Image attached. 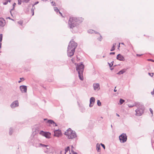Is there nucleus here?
<instances>
[{"label":"nucleus","mask_w":154,"mask_h":154,"mask_svg":"<svg viewBox=\"0 0 154 154\" xmlns=\"http://www.w3.org/2000/svg\"><path fill=\"white\" fill-rule=\"evenodd\" d=\"M83 20V19L82 17L77 18L75 17H70L68 23L69 28L73 29L81 23Z\"/></svg>","instance_id":"obj_1"},{"label":"nucleus","mask_w":154,"mask_h":154,"mask_svg":"<svg viewBox=\"0 0 154 154\" xmlns=\"http://www.w3.org/2000/svg\"><path fill=\"white\" fill-rule=\"evenodd\" d=\"M77 46V44L73 40H72L69 42L67 50V54L68 57H71L74 55L75 49Z\"/></svg>","instance_id":"obj_2"},{"label":"nucleus","mask_w":154,"mask_h":154,"mask_svg":"<svg viewBox=\"0 0 154 154\" xmlns=\"http://www.w3.org/2000/svg\"><path fill=\"white\" fill-rule=\"evenodd\" d=\"M84 68V66L82 63L81 64L77 65L76 66V69L78 72L79 77L81 80H83V73Z\"/></svg>","instance_id":"obj_3"},{"label":"nucleus","mask_w":154,"mask_h":154,"mask_svg":"<svg viewBox=\"0 0 154 154\" xmlns=\"http://www.w3.org/2000/svg\"><path fill=\"white\" fill-rule=\"evenodd\" d=\"M64 134L68 136V138L69 139H72L77 137L76 132L72 130L70 128L67 130L65 132Z\"/></svg>","instance_id":"obj_4"},{"label":"nucleus","mask_w":154,"mask_h":154,"mask_svg":"<svg viewBox=\"0 0 154 154\" xmlns=\"http://www.w3.org/2000/svg\"><path fill=\"white\" fill-rule=\"evenodd\" d=\"M138 106H136L137 108L135 111L136 112V115L137 116H141L143 113L144 110V107L143 105L139 102L138 104Z\"/></svg>","instance_id":"obj_5"},{"label":"nucleus","mask_w":154,"mask_h":154,"mask_svg":"<svg viewBox=\"0 0 154 154\" xmlns=\"http://www.w3.org/2000/svg\"><path fill=\"white\" fill-rule=\"evenodd\" d=\"M37 139H35L33 136H31L29 140L28 143L30 145H32L35 146H37V145L35 144L36 142L37 141Z\"/></svg>","instance_id":"obj_6"},{"label":"nucleus","mask_w":154,"mask_h":154,"mask_svg":"<svg viewBox=\"0 0 154 154\" xmlns=\"http://www.w3.org/2000/svg\"><path fill=\"white\" fill-rule=\"evenodd\" d=\"M119 140L121 142L125 143L127 140V137L125 134L123 133L119 137Z\"/></svg>","instance_id":"obj_7"},{"label":"nucleus","mask_w":154,"mask_h":154,"mask_svg":"<svg viewBox=\"0 0 154 154\" xmlns=\"http://www.w3.org/2000/svg\"><path fill=\"white\" fill-rule=\"evenodd\" d=\"M39 134L48 139H49L50 138V136L51 135L50 133L48 132H45L43 131H40L39 132Z\"/></svg>","instance_id":"obj_8"},{"label":"nucleus","mask_w":154,"mask_h":154,"mask_svg":"<svg viewBox=\"0 0 154 154\" xmlns=\"http://www.w3.org/2000/svg\"><path fill=\"white\" fill-rule=\"evenodd\" d=\"M54 136L59 137L62 135L61 131L59 130H56L54 131Z\"/></svg>","instance_id":"obj_9"},{"label":"nucleus","mask_w":154,"mask_h":154,"mask_svg":"<svg viewBox=\"0 0 154 154\" xmlns=\"http://www.w3.org/2000/svg\"><path fill=\"white\" fill-rule=\"evenodd\" d=\"M19 106V103L17 100L13 101L11 104V107L12 108H14L15 107Z\"/></svg>","instance_id":"obj_10"},{"label":"nucleus","mask_w":154,"mask_h":154,"mask_svg":"<svg viewBox=\"0 0 154 154\" xmlns=\"http://www.w3.org/2000/svg\"><path fill=\"white\" fill-rule=\"evenodd\" d=\"M44 120H47V122L48 123L49 125L51 124L53 125L54 126H57V125L55 122L52 120L49 119L47 120V119H44Z\"/></svg>","instance_id":"obj_11"},{"label":"nucleus","mask_w":154,"mask_h":154,"mask_svg":"<svg viewBox=\"0 0 154 154\" xmlns=\"http://www.w3.org/2000/svg\"><path fill=\"white\" fill-rule=\"evenodd\" d=\"M20 89L22 93H26L27 92V86L25 85H21Z\"/></svg>","instance_id":"obj_12"},{"label":"nucleus","mask_w":154,"mask_h":154,"mask_svg":"<svg viewBox=\"0 0 154 154\" xmlns=\"http://www.w3.org/2000/svg\"><path fill=\"white\" fill-rule=\"evenodd\" d=\"M95 99L94 97H92L90 98L89 107H91L93 106L95 102Z\"/></svg>","instance_id":"obj_13"},{"label":"nucleus","mask_w":154,"mask_h":154,"mask_svg":"<svg viewBox=\"0 0 154 154\" xmlns=\"http://www.w3.org/2000/svg\"><path fill=\"white\" fill-rule=\"evenodd\" d=\"M5 24V21L3 18H0V27H3Z\"/></svg>","instance_id":"obj_14"},{"label":"nucleus","mask_w":154,"mask_h":154,"mask_svg":"<svg viewBox=\"0 0 154 154\" xmlns=\"http://www.w3.org/2000/svg\"><path fill=\"white\" fill-rule=\"evenodd\" d=\"M116 59L120 61H124L125 60L124 57L120 54H119L117 56Z\"/></svg>","instance_id":"obj_15"},{"label":"nucleus","mask_w":154,"mask_h":154,"mask_svg":"<svg viewBox=\"0 0 154 154\" xmlns=\"http://www.w3.org/2000/svg\"><path fill=\"white\" fill-rule=\"evenodd\" d=\"M93 87L94 90H98L100 89V85L98 83H94L93 85Z\"/></svg>","instance_id":"obj_16"},{"label":"nucleus","mask_w":154,"mask_h":154,"mask_svg":"<svg viewBox=\"0 0 154 154\" xmlns=\"http://www.w3.org/2000/svg\"><path fill=\"white\" fill-rule=\"evenodd\" d=\"M39 145L45 148L46 149H50V146L48 145L42 144V143H39Z\"/></svg>","instance_id":"obj_17"},{"label":"nucleus","mask_w":154,"mask_h":154,"mask_svg":"<svg viewBox=\"0 0 154 154\" xmlns=\"http://www.w3.org/2000/svg\"><path fill=\"white\" fill-rule=\"evenodd\" d=\"M126 71V69H122V70L118 72L117 74L118 75H121L124 73V72H125Z\"/></svg>","instance_id":"obj_18"},{"label":"nucleus","mask_w":154,"mask_h":154,"mask_svg":"<svg viewBox=\"0 0 154 154\" xmlns=\"http://www.w3.org/2000/svg\"><path fill=\"white\" fill-rule=\"evenodd\" d=\"M138 102H137L135 103L133 105H128V107L130 108L134 106H138Z\"/></svg>","instance_id":"obj_19"},{"label":"nucleus","mask_w":154,"mask_h":154,"mask_svg":"<svg viewBox=\"0 0 154 154\" xmlns=\"http://www.w3.org/2000/svg\"><path fill=\"white\" fill-rule=\"evenodd\" d=\"M88 33H91V34L93 33H94L96 34H99V33L98 32H97L95 31H94L93 30H91V29L89 30H88Z\"/></svg>","instance_id":"obj_20"},{"label":"nucleus","mask_w":154,"mask_h":154,"mask_svg":"<svg viewBox=\"0 0 154 154\" xmlns=\"http://www.w3.org/2000/svg\"><path fill=\"white\" fill-rule=\"evenodd\" d=\"M96 149L97 152H100V144L99 143H97L96 145Z\"/></svg>","instance_id":"obj_21"},{"label":"nucleus","mask_w":154,"mask_h":154,"mask_svg":"<svg viewBox=\"0 0 154 154\" xmlns=\"http://www.w3.org/2000/svg\"><path fill=\"white\" fill-rule=\"evenodd\" d=\"M80 110L82 112H84L85 111V107L83 106H81L80 107Z\"/></svg>","instance_id":"obj_22"},{"label":"nucleus","mask_w":154,"mask_h":154,"mask_svg":"<svg viewBox=\"0 0 154 154\" xmlns=\"http://www.w3.org/2000/svg\"><path fill=\"white\" fill-rule=\"evenodd\" d=\"M16 5V4L15 3H14V4L13 5V8L12 9H11L10 13L11 15L12 16V14L11 11H13L14 9V8L15 7V5Z\"/></svg>","instance_id":"obj_23"},{"label":"nucleus","mask_w":154,"mask_h":154,"mask_svg":"<svg viewBox=\"0 0 154 154\" xmlns=\"http://www.w3.org/2000/svg\"><path fill=\"white\" fill-rule=\"evenodd\" d=\"M68 151H69L70 152V148L69 146L65 148V153L66 154Z\"/></svg>","instance_id":"obj_24"},{"label":"nucleus","mask_w":154,"mask_h":154,"mask_svg":"<svg viewBox=\"0 0 154 154\" xmlns=\"http://www.w3.org/2000/svg\"><path fill=\"white\" fill-rule=\"evenodd\" d=\"M13 132V129L11 128L9 129V134L10 135H11L12 134Z\"/></svg>","instance_id":"obj_25"},{"label":"nucleus","mask_w":154,"mask_h":154,"mask_svg":"<svg viewBox=\"0 0 154 154\" xmlns=\"http://www.w3.org/2000/svg\"><path fill=\"white\" fill-rule=\"evenodd\" d=\"M116 45V43L113 44V46L110 50L111 51H113L115 50V46Z\"/></svg>","instance_id":"obj_26"},{"label":"nucleus","mask_w":154,"mask_h":154,"mask_svg":"<svg viewBox=\"0 0 154 154\" xmlns=\"http://www.w3.org/2000/svg\"><path fill=\"white\" fill-rule=\"evenodd\" d=\"M125 101V100L122 99H120L119 102L120 105H122Z\"/></svg>","instance_id":"obj_27"},{"label":"nucleus","mask_w":154,"mask_h":154,"mask_svg":"<svg viewBox=\"0 0 154 154\" xmlns=\"http://www.w3.org/2000/svg\"><path fill=\"white\" fill-rule=\"evenodd\" d=\"M54 11L57 13V14L59 11V10L57 8V7L54 8Z\"/></svg>","instance_id":"obj_28"},{"label":"nucleus","mask_w":154,"mask_h":154,"mask_svg":"<svg viewBox=\"0 0 154 154\" xmlns=\"http://www.w3.org/2000/svg\"><path fill=\"white\" fill-rule=\"evenodd\" d=\"M97 105L98 106H100L101 105V102H100V100H97Z\"/></svg>","instance_id":"obj_29"},{"label":"nucleus","mask_w":154,"mask_h":154,"mask_svg":"<svg viewBox=\"0 0 154 154\" xmlns=\"http://www.w3.org/2000/svg\"><path fill=\"white\" fill-rule=\"evenodd\" d=\"M99 34V35H100V37H99L97 39L100 41H101L102 39V36L100 34Z\"/></svg>","instance_id":"obj_30"},{"label":"nucleus","mask_w":154,"mask_h":154,"mask_svg":"<svg viewBox=\"0 0 154 154\" xmlns=\"http://www.w3.org/2000/svg\"><path fill=\"white\" fill-rule=\"evenodd\" d=\"M44 152L45 153H47V154H48L49 153V149H44Z\"/></svg>","instance_id":"obj_31"},{"label":"nucleus","mask_w":154,"mask_h":154,"mask_svg":"<svg viewBox=\"0 0 154 154\" xmlns=\"http://www.w3.org/2000/svg\"><path fill=\"white\" fill-rule=\"evenodd\" d=\"M30 0H22V2L23 3H28L29 1Z\"/></svg>","instance_id":"obj_32"},{"label":"nucleus","mask_w":154,"mask_h":154,"mask_svg":"<svg viewBox=\"0 0 154 154\" xmlns=\"http://www.w3.org/2000/svg\"><path fill=\"white\" fill-rule=\"evenodd\" d=\"M71 151L72 154H77V153L74 152L72 149H71Z\"/></svg>","instance_id":"obj_33"},{"label":"nucleus","mask_w":154,"mask_h":154,"mask_svg":"<svg viewBox=\"0 0 154 154\" xmlns=\"http://www.w3.org/2000/svg\"><path fill=\"white\" fill-rule=\"evenodd\" d=\"M22 0H18V4L19 5H20L21 4V2H22Z\"/></svg>","instance_id":"obj_34"},{"label":"nucleus","mask_w":154,"mask_h":154,"mask_svg":"<svg viewBox=\"0 0 154 154\" xmlns=\"http://www.w3.org/2000/svg\"><path fill=\"white\" fill-rule=\"evenodd\" d=\"M2 39V34H0V42H1Z\"/></svg>","instance_id":"obj_35"},{"label":"nucleus","mask_w":154,"mask_h":154,"mask_svg":"<svg viewBox=\"0 0 154 154\" xmlns=\"http://www.w3.org/2000/svg\"><path fill=\"white\" fill-rule=\"evenodd\" d=\"M18 23L20 25H22L23 24V22L22 21L20 20L18 22Z\"/></svg>","instance_id":"obj_36"},{"label":"nucleus","mask_w":154,"mask_h":154,"mask_svg":"<svg viewBox=\"0 0 154 154\" xmlns=\"http://www.w3.org/2000/svg\"><path fill=\"white\" fill-rule=\"evenodd\" d=\"M100 145L102 146L103 148V149H105V145L104 144H102V143H100Z\"/></svg>","instance_id":"obj_37"},{"label":"nucleus","mask_w":154,"mask_h":154,"mask_svg":"<svg viewBox=\"0 0 154 154\" xmlns=\"http://www.w3.org/2000/svg\"><path fill=\"white\" fill-rule=\"evenodd\" d=\"M51 4H52V5L53 6H55V3L54 2H51Z\"/></svg>","instance_id":"obj_38"},{"label":"nucleus","mask_w":154,"mask_h":154,"mask_svg":"<svg viewBox=\"0 0 154 154\" xmlns=\"http://www.w3.org/2000/svg\"><path fill=\"white\" fill-rule=\"evenodd\" d=\"M39 3V2H35L34 4L32 5V7H33V8H34V5H37V4H38Z\"/></svg>","instance_id":"obj_39"},{"label":"nucleus","mask_w":154,"mask_h":154,"mask_svg":"<svg viewBox=\"0 0 154 154\" xmlns=\"http://www.w3.org/2000/svg\"><path fill=\"white\" fill-rule=\"evenodd\" d=\"M149 111H150V112H151V113L152 114V116L153 115V111L152 110V109L151 108H149Z\"/></svg>","instance_id":"obj_40"},{"label":"nucleus","mask_w":154,"mask_h":154,"mask_svg":"<svg viewBox=\"0 0 154 154\" xmlns=\"http://www.w3.org/2000/svg\"><path fill=\"white\" fill-rule=\"evenodd\" d=\"M148 74H149V75L151 77H152L153 75V73H149Z\"/></svg>","instance_id":"obj_41"},{"label":"nucleus","mask_w":154,"mask_h":154,"mask_svg":"<svg viewBox=\"0 0 154 154\" xmlns=\"http://www.w3.org/2000/svg\"><path fill=\"white\" fill-rule=\"evenodd\" d=\"M35 9V7L34 6V8H33L31 9V12L34 11V9Z\"/></svg>","instance_id":"obj_42"},{"label":"nucleus","mask_w":154,"mask_h":154,"mask_svg":"<svg viewBox=\"0 0 154 154\" xmlns=\"http://www.w3.org/2000/svg\"><path fill=\"white\" fill-rule=\"evenodd\" d=\"M108 64H109V65L110 67H111L113 65V63H112V64H111V63H108Z\"/></svg>","instance_id":"obj_43"},{"label":"nucleus","mask_w":154,"mask_h":154,"mask_svg":"<svg viewBox=\"0 0 154 154\" xmlns=\"http://www.w3.org/2000/svg\"><path fill=\"white\" fill-rule=\"evenodd\" d=\"M147 60L148 61H151L152 62H154V60L152 59H147Z\"/></svg>","instance_id":"obj_44"},{"label":"nucleus","mask_w":154,"mask_h":154,"mask_svg":"<svg viewBox=\"0 0 154 154\" xmlns=\"http://www.w3.org/2000/svg\"><path fill=\"white\" fill-rule=\"evenodd\" d=\"M151 94L152 95L154 94V89H153V91H152L151 92Z\"/></svg>","instance_id":"obj_45"},{"label":"nucleus","mask_w":154,"mask_h":154,"mask_svg":"<svg viewBox=\"0 0 154 154\" xmlns=\"http://www.w3.org/2000/svg\"><path fill=\"white\" fill-rule=\"evenodd\" d=\"M115 52H110L109 54L111 55H112V54H115Z\"/></svg>","instance_id":"obj_46"},{"label":"nucleus","mask_w":154,"mask_h":154,"mask_svg":"<svg viewBox=\"0 0 154 154\" xmlns=\"http://www.w3.org/2000/svg\"><path fill=\"white\" fill-rule=\"evenodd\" d=\"M20 80H21V81H23L24 80V78H20Z\"/></svg>","instance_id":"obj_47"},{"label":"nucleus","mask_w":154,"mask_h":154,"mask_svg":"<svg viewBox=\"0 0 154 154\" xmlns=\"http://www.w3.org/2000/svg\"><path fill=\"white\" fill-rule=\"evenodd\" d=\"M143 55V54H137V56L138 57H140Z\"/></svg>","instance_id":"obj_48"},{"label":"nucleus","mask_w":154,"mask_h":154,"mask_svg":"<svg viewBox=\"0 0 154 154\" xmlns=\"http://www.w3.org/2000/svg\"><path fill=\"white\" fill-rule=\"evenodd\" d=\"M59 13L60 14V15H61V16L63 17V16L62 14L61 13L60 11H59Z\"/></svg>","instance_id":"obj_49"},{"label":"nucleus","mask_w":154,"mask_h":154,"mask_svg":"<svg viewBox=\"0 0 154 154\" xmlns=\"http://www.w3.org/2000/svg\"><path fill=\"white\" fill-rule=\"evenodd\" d=\"M116 87H115V88L114 90V91L115 92H116L117 91V90L116 89Z\"/></svg>","instance_id":"obj_50"},{"label":"nucleus","mask_w":154,"mask_h":154,"mask_svg":"<svg viewBox=\"0 0 154 154\" xmlns=\"http://www.w3.org/2000/svg\"><path fill=\"white\" fill-rule=\"evenodd\" d=\"M32 16L34 15V11H32Z\"/></svg>","instance_id":"obj_51"},{"label":"nucleus","mask_w":154,"mask_h":154,"mask_svg":"<svg viewBox=\"0 0 154 154\" xmlns=\"http://www.w3.org/2000/svg\"><path fill=\"white\" fill-rule=\"evenodd\" d=\"M1 45H2V43L1 42H0V48H1Z\"/></svg>","instance_id":"obj_52"},{"label":"nucleus","mask_w":154,"mask_h":154,"mask_svg":"<svg viewBox=\"0 0 154 154\" xmlns=\"http://www.w3.org/2000/svg\"><path fill=\"white\" fill-rule=\"evenodd\" d=\"M8 18L9 19H11V20H13L12 19H11L10 17H8Z\"/></svg>","instance_id":"obj_53"},{"label":"nucleus","mask_w":154,"mask_h":154,"mask_svg":"<svg viewBox=\"0 0 154 154\" xmlns=\"http://www.w3.org/2000/svg\"><path fill=\"white\" fill-rule=\"evenodd\" d=\"M116 116H118V117H119V115L118 114H117V113L116 114Z\"/></svg>","instance_id":"obj_54"},{"label":"nucleus","mask_w":154,"mask_h":154,"mask_svg":"<svg viewBox=\"0 0 154 154\" xmlns=\"http://www.w3.org/2000/svg\"><path fill=\"white\" fill-rule=\"evenodd\" d=\"M60 154H62V151H61L60 152Z\"/></svg>","instance_id":"obj_55"},{"label":"nucleus","mask_w":154,"mask_h":154,"mask_svg":"<svg viewBox=\"0 0 154 154\" xmlns=\"http://www.w3.org/2000/svg\"><path fill=\"white\" fill-rule=\"evenodd\" d=\"M21 82V80L19 81H18V83H20Z\"/></svg>","instance_id":"obj_56"},{"label":"nucleus","mask_w":154,"mask_h":154,"mask_svg":"<svg viewBox=\"0 0 154 154\" xmlns=\"http://www.w3.org/2000/svg\"><path fill=\"white\" fill-rule=\"evenodd\" d=\"M71 148H72V149L73 148V147L72 145V146H71Z\"/></svg>","instance_id":"obj_57"},{"label":"nucleus","mask_w":154,"mask_h":154,"mask_svg":"<svg viewBox=\"0 0 154 154\" xmlns=\"http://www.w3.org/2000/svg\"><path fill=\"white\" fill-rule=\"evenodd\" d=\"M111 63L112 64V63H113H113H114V61L112 62Z\"/></svg>","instance_id":"obj_58"},{"label":"nucleus","mask_w":154,"mask_h":154,"mask_svg":"<svg viewBox=\"0 0 154 154\" xmlns=\"http://www.w3.org/2000/svg\"><path fill=\"white\" fill-rule=\"evenodd\" d=\"M42 0V1H47L48 0Z\"/></svg>","instance_id":"obj_59"},{"label":"nucleus","mask_w":154,"mask_h":154,"mask_svg":"<svg viewBox=\"0 0 154 154\" xmlns=\"http://www.w3.org/2000/svg\"><path fill=\"white\" fill-rule=\"evenodd\" d=\"M120 43H119V45H118V47H120Z\"/></svg>","instance_id":"obj_60"},{"label":"nucleus","mask_w":154,"mask_h":154,"mask_svg":"<svg viewBox=\"0 0 154 154\" xmlns=\"http://www.w3.org/2000/svg\"><path fill=\"white\" fill-rule=\"evenodd\" d=\"M113 69V68H111V69H111V70H112Z\"/></svg>","instance_id":"obj_61"},{"label":"nucleus","mask_w":154,"mask_h":154,"mask_svg":"<svg viewBox=\"0 0 154 154\" xmlns=\"http://www.w3.org/2000/svg\"><path fill=\"white\" fill-rule=\"evenodd\" d=\"M105 57V56H103V58H104V57Z\"/></svg>","instance_id":"obj_62"},{"label":"nucleus","mask_w":154,"mask_h":154,"mask_svg":"<svg viewBox=\"0 0 154 154\" xmlns=\"http://www.w3.org/2000/svg\"><path fill=\"white\" fill-rule=\"evenodd\" d=\"M111 128H112V125H111Z\"/></svg>","instance_id":"obj_63"},{"label":"nucleus","mask_w":154,"mask_h":154,"mask_svg":"<svg viewBox=\"0 0 154 154\" xmlns=\"http://www.w3.org/2000/svg\"><path fill=\"white\" fill-rule=\"evenodd\" d=\"M101 118L102 119L103 118L102 117H101Z\"/></svg>","instance_id":"obj_64"}]
</instances>
